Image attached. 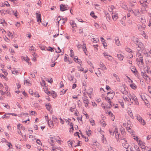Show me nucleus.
<instances>
[{"label":"nucleus","mask_w":151,"mask_h":151,"mask_svg":"<svg viewBox=\"0 0 151 151\" xmlns=\"http://www.w3.org/2000/svg\"><path fill=\"white\" fill-rule=\"evenodd\" d=\"M148 90L149 92L151 94V87H148Z\"/></svg>","instance_id":"64"},{"label":"nucleus","mask_w":151,"mask_h":151,"mask_svg":"<svg viewBox=\"0 0 151 151\" xmlns=\"http://www.w3.org/2000/svg\"><path fill=\"white\" fill-rule=\"evenodd\" d=\"M112 16L114 20H116L118 18V15L116 13H112Z\"/></svg>","instance_id":"12"},{"label":"nucleus","mask_w":151,"mask_h":151,"mask_svg":"<svg viewBox=\"0 0 151 151\" xmlns=\"http://www.w3.org/2000/svg\"><path fill=\"white\" fill-rule=\"evenodd\" d=\"M76 60H77V61L76 63H77L79 64L81 63L82 61L80 59H78V58H77Z\"/></svg>","instance_id":"44"},{"label":"nucleus","mask_w":151,"mask_h":151,"mask_svg":"<svg viewBox=\"0 0 151 151\" xmlns=\"http://www.w3.org/2000/svg\"><path fill=\"white\" fill-rule=\"evenodd\" d=\"M23 59L25 60L26 62H27L28 63H29V58H28L27 57V56L26 57H24V58H23Z\"/></svg>","instance_id":"43"},{"label":"nucleus","mask_w":151,"mask_h":151,"mask_svg":"<svg viewBox=\"0 0 151 151\" xmlns=\"http://www.w3.org/2000/svg\"><path fill=\"white\" fill-rule=\"evenodd\" d=\"M137 47H136L137 50L138 51H142L144 50V46L143 44L139 41L138 44L136 45Z\"/></svg>","instance_id":"4"},{"label":"nucleus","mask_w":151,"mask_h":151,"mask_svg":"<svg viewBox=\"0 0 151 151\" xmlns=\"http://www.w3.org/2000/svg\"><path fill=\"white\" fill-rule=\"evenodd\" d=\"M54 92H51L50 91H48V93L49 95H51L53 98H55L56 96V95Z\"/></svg>","instance_id":"20"},{"label":"nucleus","mask_w":151,"mask_h":151,"mask_svg":"<svg viewBox=\"0 0 151 151\" xmlns=\"http://www.w3.org/2000/svg\"><path fill=\"white\" fill-rule=\"evenodd\" d=\"M107 149L109 150V151H114L112 148L110 146L108 147Z\"/></svg>","instance_id":"54"},{"label":"nucleus","mask_w":151,"mask_h":151,"mask_svg":"<svg viewBox=\"0 0 151 151\" xmlns=\"http://www.w3.org/2000/svg\"><path fill=\"white\" fill-rule=\"evenodd\" d=\"M94 25L97 28H98L99 27V24L96 23L94 24Z\"/></svg>","instance_id":"61"},{"label":"nucleus","mask_w":151,"mask_h":151,"mask_svg":"<svg viewBox=\"0 0 151 151\" xmlns=\"http://www.w3.org/2000/svg\"><path fill=\"white\" fill-rule=\"evenodd\" d=\"M88 64L92 68H94L93 66V65L92 63L90 61H88Z\"/></svg>","instance_id":"45"},{"label":"nucleus","mask_w":151,"mask_h":151,"mask_svg":"<svg viewBox=\"0 0 151 151\" xmlns=\"http://www.w3.org/2000/svg\"><path fill=\"white\" fill-rule=\"evenodd\" d=\"M115 8L114 6L113 5H111V6H109L108 9H109V10L110 11H112Z\"/></svg>","instance_id":"29"},{"label":"nucleus","mask_w":151,"mask_h":151,"mask_svg":"<svg viewBox=\"0 0 151 151\" xmlns=\"http://www.w3.org/2000/svg\"><path fill=\"white\" fill-rule=\"evenodd\" d=\"M90 15L93 18L95 19L97 17L96 16H95L94 15V13L92 11L90 13Z\"/></svg>","instance_id":"33"},{"label":"nucleus","mask_w":151,"mask_h":151,"mask_svg":"<svg viewBox=\"0 0 151 151\" xmlns=\"http://www.w3.org/2000/svg\"><path fill=\"white\" fill-rule=\"evenodd\" d=\"M12 73L14 74H17V73H18V72L17 71H14V70H12Z\"/></svg>","instance_id":"60"},{"label":"nucleus","mask_w":151,"mask_h":151,"mask_svg":"<svg viewBox=\"0 0 151 151\" xmlns=\"http://www.w3.org/2000/svg\"><path fill=\"white\" fill-rule=\"evenodd\" d=\"M117 57L119 60H123L124 57L122 55L120 54H117Z\"/></svg>","instance_id":"26"},{"label":"nucleus","mask_w":151,"mask_h":151,"mask_svg":"<svg viewBox=\"0 0 151 151\" xmlns=\"http://www.w3.org/2000/svg\"><path fill=\"white\" fill-rule=\"evenodd\" d=\"M91 41L93 42L97 43L99 41V40L97 38L95 39V38H93L91 39Z\"/></svg>","instance_id":"30"},{"label":"nucleus","mask_w":151,"mask_h":151,"mask_svg":"<svg viewBox=\"0 0 151 151\" xmlns=\"http://www.w3.org/2000/svg\"><path fill=\"white\" fill-rule=\"evenodd\" d=\"M54 48H52L51 47H48V50L49 51H50L51 52H53L54 51L53 50Z\"/></svg>","instance_id":"40"},{"label":"nucleus","mask_w":151,"mask_h":151,"mask_svg":"<svg viewBox=\"0 0 151 151\" xmlns=\"http://www.w3.org/2000/svg\"><path fill=\"white\" fill-rule=\"evenodd\" d=\"M33 95H34V96L36 97H40L38 93L37 92L33 93Z\"/></svg>","instance_id":"46"},{"label":"nucleus","mask_w":151,"mask_h":151,"mask_svg":"<svg viewBox=\"0 0 151 151\" xmlns=\"http://www.w3.org/2000/svg\"><path fill=\"white\" fill-rule=\"evenodd\" d=\"M47 109L48 111H50L51 107V105L49 103H48L46 105Z\"/></svg>","instance_id":"27"},{"label":"nucleus","mask_w":151,"mask_h":151,"mask_svg":"<svg viewBox=\"0 0 151 151\" xmlns=\"http://www.w3.org/2000/svg\"><path fill=\"white\" fill-rule=\"evenodd\" d=\"M4 5H5L6 6H10V4L8 3L7 1H6V3L4 4Z\"/></svg>","instance_id":"59"},{"label":"nucleus","mask_w":151,"mask_h":151,"mask_svg":"<svg viewBox=\"0 0 151 151\" xmlns=\"http://www.w3.org/2000/svg\"><path fill=\"white\" fill-rule=\"evenodd\" d=\"M119 134L118 133L117 134H115V138L117 140H118L119 139Z\"/></svg>","instance_id":"50"},{"label":"nucleus","mask_w":151,"mask_h":151,"mask_svg":"<svg viewBox=\"0 0 151 151\" xmlns=\"http://www.w3.org/2000/svg\"><path fill=\"white\" fill-rule=\"evenodd\" d=\"M126 51L129 52H132V50L129 48H127L126 49Z\"/></svg>","instance_id":"58"},{"label":"nucleus","mask_w":151,"mask_h":151,"mask_svg":"<svg viewBox=\"0 0 151 151\" xmlns=\"http://www.w3.org/2000/svg\"><path fill=\"white\" fill-rule=\"evenodd\" d=\"M67 19L66 18H63L62 19H60L59 21H58V23L60 22H60H61L63 24H64L67 21Z\"/></svg>","instance_id":"19"},{"label":"nucleus","mask_w":151,"mask_h":151,"mask_svg":"<svg viewBox=\"0 0 151 151\" xmlns=\"http://www.w3.org/2000/svg\"><path fill=\"white\" fill-rule=\"evenodd\" d=\"M52 120H53V121H56V120H58L57 117H56V116H55L54 115H52Z\"/></svg>","instance_id":"36"},{"label":"nucleus","mask_w":151,"mask_h":151,"mask_svg":"<svg viewBox=\"0 0 151 151\" xmlns=\"http://www.w3.org/2000/svg\"><path fill=\"white\" fill-rule=\"evenodd\" d=\"M68 78L69 80L70 81H72L73 80V78L71 75H69L68 76Z\"/></svg>","instance_id":"37"},{"label":"nucleus","mask_w":151,"mask_h":151,"mask_svg":"<svg viewBox=\"0 0 151 151\" xmlns=\"http://www.w3.org/2000/svg\"><path fill=\"white\" fill-rule=\"evenodd\" d=\"M124 142L125 143H122V146L124 148L127 149L130 145H129L127 143H126V141L125 140H124Z\"/></svg>","instance_id":"17"},{"label":"nucleus","mask_w":151,"mask_h":151,"mask_svg":"<svg viewBox=\"0 0 151 151\" xmlns=\"http://www.w3.org/2000/svg\"><path fill=\"white\" fill-rule=\"evenodd\" d=\"M79 31L80 34L83 33V29L81 27L79 29Z\"/></svg>","instance_id":"49"},{"label":"nucleus","mask_w":151,"mask_h":151,"mask_svg":"<svg viewBox=\"0 0 151 151\" xmlns=\"http://www.w3.org/2000/svg\"><path fill=\"white\" fill-rule=\"evenodd\" d=\"M129 114L130 115L131 117L132 118L133 117L132 113L131 111H129V112H128Z\"/></svg>","instance_id":"48"},{"label":"nucleus","mask_w":151,"mask_h":151,"mask_svg":"<svg viewBox=\"0 0 151 151\" xmlns=\"http://www.w3.org/2000/svg\"><path fill=\"white\" fill-rule=\"evenodd\" d=\"M55 138L52 137H50V139H48V141L49 142L51 145H53V144L54 143V140H55Z\"/></svg>","instance_id":"10"},{"label":"nucleus","mask_w":151,"mask_h":151,"mask_svg":"<svg viewBox=\"0 0 151 151\" xmlns=\"http://www.w3.org/2000/svg\"><path fill=\"white\" fill-rule=\"evenodd\" d=\"M132 40L136 45L139 42V40L138 39L134 36H133L132 37Z\"/></svg>","instance_id":"8"},{"label":"nucleus","mask_w":151,"mask_h":151,"mask_svg":"<svg viewBox=\"0 0 151 151\" xmlns=\"http://www.w3.org/2000/svg\"><path fill=\"white\" fill-rule=\"evenodd\" d=\"M48 124L50 127H53V122L51 120H48Z\"/></svg>","instance_id":"21"},{"label":"nucleus","mask_w":151,"mask_h":151,"mask_svg":"<svg viewBox=\"0 0 151 151\" xmlns=\"http://www.w3.org/2000/svg\"><path fill=\"white\" fill-rule=\"evenodd\" d=\"M100 123H101V126L104 127H105L106 125V124L105 123V122L103 121V120L101 121Z\"/></svg>","instance_id":"24"},{"label":"nucleus","mask_w":151,"mask_h":151,"mask_svg":"<svg viewBox=\"0 0 151 151\" xmlns=\"http://www.w3.org/2000/svg\"><path fill=\"white\" fill-rule=\"evenodd\" d=\"M34 47L33 46H32L29 47V50L30 51H33V52H32V54L34 56V54H35V52H34Z\"/></svg>","instance_id":"18"},{"label":"nucleus","mask_w":151,"mask_h":151,"mask_svg":"<svg viewBox=\"0 0 151 151\" xmlns=\"http://www.w3.org/2000/svg\"><path fill=\"white\" fill-rule=\"evenodd\" d=\"M141 73L142 75L143 76V78H145L147 76V75L143 72L142 71L141 72Z\"/></svg>","instance_id":"42"},{"label":"nucleus","mask_w":151,"mask_h":151,"mask_svg":"<svg viewBox=\"0 0 151 151\" xmlns=\"http://www.w3.org/2000/svg\"><path fill=\"white\" fill-rule=\"evenodd\" d=\"M134 148L137 151H140V149L139 148L138 146L137 145H134Z\"/></svg>","instance_id":"34"},{"label":"nucleus","mask_w":151,"mask_h":151,"mask_svg":"<svg viewBox=\"0 0 151 151\" xmlns=\"http://www.w3.org/2000/svg\"><path fill=\"white\" fill-rule=\"evenodd\" d=\"M91 130H88V131H86L87 134L88 136H90L91 134Z\"/></svg>","instance_id":"47"},{"label":"nucleus","mask_w":151,"mask_h":151,"mask_svg":"<svg viewBox=\"0 0 151 151\" xmlns=\"http://www.w3.org/2000/svg\"><path fill=\"white\" fill-rule=\"evenodd\" d=\"M113 76H114V77H115L116 78V79L118 81H120V79H119V77H118V76L117 75H116V74H115V73H114V74H113Z\"/></svg>","instance_id":"32"},{"label":"nucleus","mask_w":151,"mask_h":151,"mask_svg":"<svg viewBox=\"0 0 151 151\" xmlns=\"http://www.w3.org/2000/svg\"><path fill=\"white\" fill-rule=\"evenodd\" d=\"M70 23L71 25L73 27H76V24L75 23L74 21H71Z\"/></svg>","instance_id":"22"},{"label":"nucleus","mask_w":151,"mask_h":151,"mask_svg":"<svg viewBox=\"0 0 151 151\" xmlns=\"http://www.w3.org/2000/svg\"><path fill=\"white\" fill-rule=\"evenodd\" d=\"M126 151H134L132 146L130 145Z\"/></svg>","instance_id":"31"},{"label":"nucleus","mask_w":151,"mask_h":151,"mask_svg":"<svg viewBox=\"0 0 151 151\" xmlns=\"http://www.w3.org/2000/svg\"><path fill=\"white\" fill-rule=\"evenodd\" d=\"M70 126L71 127V128H70V131H69L70 132H71V129H72V130H74V129H73V123L71 122L70 124Z\"/></svg>","instance_id":"35"},{"label":"nucleus","mask_w":151,"mask_h":151,"mask_svg":"<svg viewBox=\"0 0 151 151\" xmlns=\"http://www.w3.org/2000/svg\"><path fill=\"white\" fill-rule=\"evenodd\" d=\"M130 125L129 124L127 125L126 129L128 131L131 130V129L130 127Z\"/></svg>","instance_id":"55"},{"label":"nucleus","mask_w":151,"mask_h":151,"mask_svg":"<svg viewBox=\"0 0 151 151\" xmlns=\"http://www.w3.org/2000/svg\"><path fill=\"white\" fill-rule=\"evenodd\" d=\"M138 60V58H137V62H141V63L142 65H143L144 64V63L143 61V58L142 57L141 55H140V56L139 57V59L138 60V61H137Z\"/></svg>","instance_id":"13"},{"label":"nucleus","mask_w":151,"mask_h":151,"mask_svg":"<svg viewBox=\"0 0 151 151\" xmlns=\"http://www.w3.org/2000/svg\"><path fill=\"white\" fill-rule=\"evenodd\" d=\"M60 8L61 11H64L67 9V7L63 4H61L60 5Z\"/></svg>","instance_id":"11"},{"label":"nucleus","mask_w":151,"mask_h":151,"mask_svg":"<svg viewBox=\"0 0 151 151\" xmlns=\"http://www.w3.org/2000/svg\"><path fill=\"white\" fill-rule=\"evenodd\" d=\"M136 118L139 122L142 125H144L145 124V122L144 119L139 115L136 116Z\"/></svg>","instance_id":"5"},{"label":"nucleus","mask_w":151,"mask_h":151,"mask_svg":"<svg viewBox=\"0 0 151 151\" xmlns=\"http://www.w3.org/2000/svg\"><path fill=\"white\" fill-rule=\"evenodd\" d=\"M122 94H124V95H125V96H127L128 97H129L130 94V93L128 92L127 91L125 90L124 88L123 89H122Z\"/></svg>","instance_id":"7"},{"label":"nucleus","mask_w":151,"mask_h":151,"mask_svg":"<svg viewBox=\"0 0 151 151\" xmlns=\"http://www.w3.org/2000/svg\"><path fill=\"white\" fill-rule=\"evenodd\" d=\"M113 96L114 93H113L109 92L107 93V96L106 98H105V99L108 101V103L109 104V105L106 106L107 108H110L112 106L111 102L110 100L111 99H112L113 98Z\"/></svg>","instance_id":"1"},{"label":"nucleus","mask_w":151,"mask_h":151,"mask_svg":"<svg viewBox=\"0 0 151 151\" xmlns=\"http://www.w3.org/2000/svg\"><path fill=\"white\" fill-rule=\"evenodd\" d=\"M70 56L71 57H73L74 56V52H73V50H70Z\"/></svg>","instance_id":"38"},{"label":"nucleus","mask_w":151,"mask_h":151,"mask_svg":"<svg viewBox=\"0 0 151 151\" xmlns=\"http://www.w3.org/2000/svg\"><path fill=\"white\" fill-rule=\"evenodd\" d=\"M90 122L92 126H93L95 125V122L94 121L93 119H91Z\"/></svg>","instance_id":"41"},{"label":"nucleus","mask_w":151,"mask_h":151,"mask_svg":"<svg viewBox=\"0 0 151 151\" xmlns=\"http://www.w3.org/2000/svg\"><path fill=\"white\" fill-rule=\"evenodd\" d=\"M130 86L132 88L134 89H135L137 88V86L134 83L130 84Z\"/></svg>","instance_id":"25"},{"label":"nucleus","mask_w":151,"mask_h":151,"mask_svg":"<svg viewBox=\"0 0 151 151\" xmlns=\"http://www.w3.org/2000/svg\"><path fill=\"white\" fill-rule=\"evenodd\" d=\"M74 142L73 141H72L71 142H70V143L68 144L69 145L70 144V145L72 147H73V146H74V143H73Z\"/></svg>","instance_id":"53"},{"label":"nucleus","mask_w":151,"mask_h":151,"mask_svg":"<svg viewBox=\"0 0 151 151\" xmlns=\"http://www.w3.org/2000/svg\"><path fill=\"white\" fill-rule=\"evenodd\" d=\"M104 56L105 58L110 60H111L113 59V58L110 55H108L107 53L104 52L103 53Z\"/></svg>","instance_id":"6"},{"label":"nucleus","mask_w":151,"mask_h":151,"mask_svg":"<svg viewBox=\"0 0 151 151\" xmlns=\"http://www.w3.org/2000/svg\"><path fill=\"white\" fill-rule=\"evenodd\" d=\"M41 85L42 86H45V82L44 81V80H42V82L41 83Z\"/></svg>","instance_id":"63"},{"label":"nucleus","mask_w":151,"mask_h":151,"mask_svg":"<svg viewBox=\"0 0 151 151\" xmlns=\"http://www.w3.org/2000/svg\"><path fill=\"white\" fill-rule=\"evenodd\" d=\"M81 65L80 64V65L78 66V70L80 71H84V68H82L81 67Z\"/></svg>","instance_id":"28"},{"label":"nucleus","mask_w":151,"mask_h":151,"mask_svg":"<svg viewBox=\"0 0 151 151\" xmlns=\"http://www.w3.org/2000/svg\"><path fill=\"white\" fill-rule=\"evenodd\" d=\"M109 132L111 135H113L114 134V132L113 130L109 129Z\"/></svg>","instance_id":"39"},{"label":"nucleus","mask_w":151,"mask_h":151,"mask_svg":"<svg viewBox=\"0 0 151 151\" xmlns=\"http://www.w3.org/2000/svg\"><path fill=\"white\" fill-rule=\"evenodd\" d=\"M83 102L85 104V106L87 108H89V101L88 97L86 96L85 93L82 98Z\"/></svg>","instance_id":"3"},{"label":"nucleus","mask_w":151,"mask_h":151,"mask_svg":"<svg viewBox=\"0 0 151 151\" xmlns=\"http://www.w3.org/2000/svg\"><path fill=\"white\" fill-rule=\"evenodd\" d=\"M132 71L134 73H135L137 71V70L135 68H132L131 69Z\"/></svg>","instance_id":"52"},{"label":"nucleus","mask_w":151,"mask_h":151,"mask_svg":"<svg viewBox=\"0 0 151 151\" xmlns=\"http://www.w3.org/2000/svg\"><path fill=\"white\" fill-rule=\"evenodd\" d=\"M21 128L24 131H27V129L24 126H21Z\"/></svg>","instance_id":"51"},{"label":"nucleus","mask_w":151,"mask_h":151,"mask_svg":"<svg viewBox=\"0 0 151 151\" xmlns=\"http://www.w3.org/2000/svg\"><path fill=\"white\" fill-rule=\"evenodd\" d=\"M140 3L141 4L142 6H144L145 7H147L148 4V3H144L143 1L142 2V1H140Z\"/></svg>","instance_id":"23"},{"label":"nucleus","mask_w":151,"mask_h":151,"mask_svg":"<svg viewBox=\"0 0 151 151\" xmlns=\"http://www.w3.org/2000/svg\"><path fill=\"white\" fill-rule=\"evenodd\" d=\"M128 98L129 99L131 103H133V101L132 102V101L131 100H132V101H134L135 104L138 105L139 104L137 98L134 94L133 93L130 94Z\"/></svg>","instance_id":"2"},{"label":"nucleus","mask_w":151,"mask_h":151,"mask_svg":"<svg viewBox=\"0 0 151 151\" xmlns=\"http://www.w3.org/2000/svg\"><path fill=\"white\" fill-rule=\"evenodd\" d=\"M134 14L137 17H139L141 14L139 12V10H134Z\"/></svg>","instance_id":"14"},{"label":"nucleus","mask_w":151,"mask_h":151,"mask_svg":"<svg viewBox=\"0 0 151 151\" xmlns=\"http://www.w3.org/2000/svg\"><path fill=\"white\" fill-rule=\"evenodd\" d=\"M100 66L102 68L103 70H106L107 68L102 62H101L100 63Z\"/></svg>","instance_id":"16"},{"label":"nucleus","mask_w":151,"mask_h":151,"mask_svg":"<svg viewBox=\"0 0 151 151\" xmlns=\"http://www.w3.org/2000/svg\"><path fill=\"white\" fill-rule=\"evenodd\" d=\"M121 132L122 134H124L125 133V131L124 128L121 129Z\"/></svg>","instance_id":"62"},{"label":"nucleus","mask_w":151,"mask_h":151,"mask_svg":"<svg viewBox=\"0 0 151 151\" xmlns=\"http://www.w3.org/2000/svg\"><path fill=\"white\" fill-rule=\"evenodd\" d=\"M36 18H37V21L38 22L40 23L42 22L41 20V15L40 14L38 13H36Z\"/></svg>","instance_id":"9"},{"label":"nucleus","mask_w":151,"mask_h":151,"mask_svg":"<svg viewBox=\"0 0 151 151\" xmlns=\"http://www.w3.org/2000/svg\"><path fill=\"white\" fill-rule=\"evenodd\" d=\"M114 39L116 45L118 46L120 45V43L118 38L117 37H115Z\"/></svg>","instance_id":"15"},{"label":"nucleus","mask_w":151,"mask_h":151,"mask_svg":"<svg viewBox=\"0 0 151 151\" xmlns=\"http://www.w3.org/2000/svg\"><path fill=\"white\" fill-rule=\"evenodd\" d=\"M128 23L130 25H132V21L130 19H128L127 20Z\"/></svg>","instance_id":"56"},{"label":"nucleus","mask_w":151,"mask_h":151,"mask_svg":"<svg viewBox=\"0 0 151 151\" xmlns=\"http://www.w3.org/2000/svg\"><path fill=\"white\" fill-rule=\"evenodd\" d=\"M123 99L124 100H126L127 101H129V100L128 98L126 96H125V95L123 96Z\"/></svg>","instance_id":"57"}]
</instances>
